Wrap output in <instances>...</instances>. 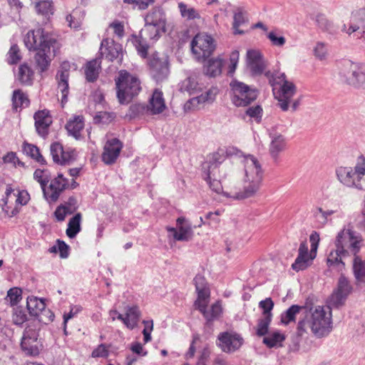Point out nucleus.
<instances>
[{
    "label": "nucleus",
    "mask_w": 365,
    "mask_h": 365,
    "mask_svg": "<svg viewBox=\"0 0 365 365\" xmlns=\"http://www.w3.org/2000/svg\"><path fill=\"white\" fill-rule=\"evenodd\" d=\"M224 159L219 153H212L209 161L203 165V173L208 178H210V175L215 176L217 173L220 178L228 177L231 191L225 195L232 199L244 200L253 197L259 190L263 178V170L257 159L252 155L244 156L242 182H238L237 173L230 164H222Z\"/></svg>",
    "instance_id": "1"
},
{
    "label": "nucleus",
    "mask_w": 365,
    "mask_h": 365,
    "mask_svg": "<svg viewBox=\"0 0 365 365\" xmlns=\"http://www.w3.org/2000/svg\"><path fill=\"white\" fill-rule=\"evenodd\" d=\"M332 324L330 307L322 305L306 307L303 317L299 319L297 324L296 334L302 337L311 332L317 337H324L331 331Z\"/></svg>",
    "instance_id": "2"
},
{
    "label": "nucleus",
    "mask_w": 365,
    "mask_h": 365,
    "mask_svg": "<svg viewBox=\"0 0 365 365\" xmlns=\"http://www.w3.org/2000/svg\"><path fill=\"white\" fill-rule=\"evenodd\" d=\"M24 43L29 50L37 51L35 61L41 72L48 68L51 56H54L61 47L53 36L42 28L29 31L24 37Z\"/></svg>",
    "instance_id": "3"
},
{
    "label": "nucleus",
    "mask_w": 365,
    "mask_h": 365,
    "mask_svg": "<svg viewBox=\"0 0 365 365\" xmlns=\"http://www.w3.org/2000/svg\"><path fill=\"white\" fill-rule=\"evenodd\" d=\"M116 95L120 104H128L142 90L139 78L125 70H120L115 78Z\"/></svg>",
    "instance_id": "4"
},
{
    "label": "nucleus",
    "mask_w": 365,
    "mask_h": 365,
    "mask_svg": "<svg viewBox=\"0 0 365 365\" xmlns=\"http://www.w3.org/2000/svg\"><path fill=\"white\" fill-rule=\"evenodd\" d=\"M264 75L268 78L269 84L273 87V91L277 89V86H279L276 98L279 101L281 109L287 111L289 109L292 97L297 93L296 86L293 82L287 79L284 73H271L268 71L265 72Z\"/></svg>",
    "instance_id": "5"
},
{
    "label": "nucleus",
    "mask_w": 365,
    "mask_h": 365,
    "mask_svg": "<svg viewBox=\"0 0 365 365\" xmlns=\"http://www.w3.org/2000/svg\"><path fill=\"white\" fill-rule=\"evenodd\" d=\"M145 26L142 30L150 40L157 41L163 34L167 31L166 14L160 6L153 7L144 16Z\"/></svg>",
    "instance_id": "6"
},
{
    "label": "nucleus",
    "mask_w": 365,
    "mask_h": 365,
    "mask_svg": "<svg viewBox=\"0 0 365 365\" xmlns=\"http://www.w3.org/2000/svg\"><path fill=\"white\" fill-rule=\"evenodd\" d=\"M362 242L361 235L348 226L338 232L334 245L336 247L341 249L346 255H356L360 250Z\"/></svg>",
    "instance_id": "7"
},
{
    "label": "nucleus",
    "mask_w": 365,
    "mask_h": 365,
    "mask_svg": "<svg viewBox=\"0 0 365 365\" xmlns=\"http://www.w3.org/2000/svg\"><path fill=\"white\" fill-rule=\"evenodd\" d=\"M230 99L237 107H245L255 101L258 96L257 91L236 79L230 83Z\"/></svg>",
    "instance_id": "8"
},
{
    "label": "nucleus",
    "mask_w": 365,
    "mask_h": 365,
    "mask_svg": "<svg viewBox=\"0 0 365 365\" xmlns=\"http://www.w3.org/2000/svg\"><path fill=\"white\" fill-rule=\"evenodd\" d=\"M214 38L206 33L197 34L191 41V51L194 58L198 61H204L215 50Z\"/></svg>",
    "instance_id": "9"
},
{
    "label": "nucleus",
    "mask_w": 365,
    "mask_h": 365,
    "mask_svg": "<svg viewBox=\"0 0 365 365\" xmlns=\"http://www.w3.org/2000/svg\"><path fill=\"white\" fill-rule=\"evenodd\" d=\"M78 184L72 178L71 180L64 178L63 175L58 173L53 178L48 186L43 188V196L48 203H53L57 201L62 192L66 189H75Z\"/></svg>",
    "instance_id": "10"
},
{
    "label": "nucleus",
    "mask_w": 365,
    "mask_h": 365,
    "mask_svg": "<svg viewBox=\"0 0 365 365\" xmlns=\"http://www.w3.org/2000/svg\"><path fill=\"white\" fill-rule=\"evenodd\" d=\"M337 180L345 187L365 190V177L352 167L339 166L335 170Z\"/></svg>",
    "instance_id": "11"
},
{
    "label": "nucleus",
    "mask_w": 365,
    "mask_h": 365,
    "mask_svg": "<svg viewBox=\"0 0 365 365\" xmlns=\"http://www.w3.org/2000/svg\"><path fill=\"white\" fill-rule=\"evenodd\" d=\"M210 291L197 293V298L195 302V307L200 312L207 322L217 319L222 312V305L220 301H217L207 309L210 302Z\"/></svg>",
    "instance_id": "12"
},
{
    "label": "nucleus",
    "mask_w": 365,
    "mask_h": 365,
    "mask_svg": "<svg viewBox=\"0 0 365 365\" xmlns=\"http://www.w3.org/2000/svg\"><path fill=\"white\" fill-rule=\"evenodd\" d=\"M5 193L6 199L3 210L9 217L16 215L19 211L18 205H26L30 199V195L26 190L15 192L11 187H9L6 188Z\"/></svg>",
    "instance_id": "13"
},
{
    "label": "nucleus",
    "mask_w": 365,
    "mask_h": 365,
    "mask_svg": "<svg viewBox=\"0 0 365 365\" xmlns=\"http://www.w3.org/2000/svg\"><path fill=\"white\" fill-rule=\"evenodd\" d=\"M341 31L351 36L354 33L365 40V9H359L351 13L349 21L341 26Z\"/></svg>",
    "instance_id": "14"
},
{
    "label": "nucleus",
    "mask_w": 365,
    "mask_h": 365,
    "mask_svg": "<svg viewBox=\"0 0 365 365\" xmlns=\"http://www.w3.org/2000/svg\"><path fill=\"white\" fill-rule=\"evenodd\" d=\"M339 73L350 85L365 84V71H361L356 64L351 61L346 60L342 62Z\"/></svg>",
    "instance_id": "15"
},
{
    "label": "nucleus",
    "mask_w": 365,
    "mask_h": 365,
    "mask_svg": "<svg viewBox=\"0 0 365 365\" xmlns=\"http://www.w3.org/2000/svg\"><path fill=\"white\" fill-rule=\"evenodd\" d=\"M243 344L242 337L232 331L219 334L217 344L225 353H232L240 348Z\"/></svg>",
    "instance_id": "16"
},
{
    "label": "nucleus",
    "mask_w": 365,
    "mask_h": 365,
    "mask_svg": "<svg viewBox=\"0 0 365 365\" xmlns=\"http://www.w3.org/2000/svg\"><path fill=\"white\" fill-rule=\"evenodd\" d=\"M217 94V88H210L205 92L196 94L197 96L189 99L184 104L185 112H192L202 108L206 104L212 103Z\"/></svg>",
    "instance_id": "17"
},
{
    "label": "nucleus",
    "mask_w": 365,
    "mask_h": 365,
    "mask_svg": "<svg viewBox=\"0 0 365 365\" xmlns=\"http://www.w3.org/2000/svg\"><path fill=\"white\" fill-rule=\"evenodd\" d=\"M351 289L349 281L344 277H341L339 279L337 288L328 299L329 305L327 307L331 309L332 307L338 308L343 305L347 296L351 292Z\"/></svg>",
    "instance_id": "18"
},
{
    "label": "nucleus",
    "mask_w": 365,
    "mask_h": 365,
    "mask_svg": "<svg viewBox=\"0 0 365 365\" xmlns=\"http://www.w3.org/2000/svg\"><path fill=\"white\" fill-rule=\"evenodd\" d=\"M246 66L252 76H259L264 72L267 63L259 50L249 49L246 54Z\"/></svg>",
    "instance_id": "19"
},
{
    "label": "nucleus",
    "mask_w": 365,
    "mask_h": 365,
    "mask_svg": "<svg viewBox=\"0 0 365 365\" xmlns=\"http://www.w3.org/2000/svg\"><path fill=\"white\" fill-rule=\"evenodd\" d=\"M149 66L152 76L157 81H162L168 76L169 68L167 57H160L158 53H155L149 59Z\"/></svg>",
    "instance_id": "20"
},
{
    "label": "nucleus",
    "mask_w": 365,
    "mask_h": 365,
    "mask_svg": "<svg viewBox=\"0 0 365 365\" xmlns=\"http://www.w3.org/2000/svg\"><path fill=\"white\" fill-rule=\"evenodd\" d=\"M167 230L176 241L187 242L193 236L192 226L184 217L177 219L176 227H168Z\"/></svg>",
    "instance_id": "21"
},
{
    "label": "nucleus",
    "mask_w": 365,
    "mask_h": 365,
    "mask_svg": "<svg viewBox=\"0 0 365 365\" xmlns=\"http://www.w3.org/2000/svg\"><path fill=\"white\" fill-rule=\"evenodd\" d=\"M114 314H118V319L120 320L128 329L132 330L138 325L140 317V311L137 306H128L125 308V315L115 309L109 312V316Z\"/></svg>",
    "instance_id": "22"
},
{
    "label": "nucleus",
    "mask_w": 365,
    "mask_h": 365,
    "mask_svg": "<svg viewBox=\"0 0 365 365\" xmlns=\"http://www.w3.org/2000/svg\"><path fill=\"white\" fill-rule=\"evenodd\" d=\"M122 148L123 144L118 139L108 140L104 145L102 160L107 165L114 163L118 158Z\"/></svg>",
    "instance_id": "23"
},
{
    "label": "nucleus",
    "mask_w": 365,
    "mask_h": 365,
    "mask_svg": "<svg viewBox=\"0 0 365 365\" xmlns=\"http://www.w3.org/2000/svg\"><path fill=\"white\" fill-rule=\"evenodd\" d=\"M166 108L163 93L159 88L153 91L147 105V112L150 115L162 113Z\"/></svg>",
    "instance_id": "24"
},
{
    "label": "nucleus",
    "mask_w": 365,
    "mask_h": 365,
    "mask_svg": "<svg viewBox=\"0 0 365 365\" xmlns=\"http://www.w3.org/2000/svg\"><path fill=\"white\" fill-rule=\"evenodd\" d=\"M316 257L312 256V250L309 252L306 242H302L299 247L298 256L292 264V269L296 271L303 270L309 267Z\"/></svg>",
    "instance_id": "25"
},
{
    "label": "nucleus",
    "mask_w": 365,
    "mask_h": 365,
    "mask_svg": "<svg viewBox=\"0 0 365 365\" xmlns=\"http://www.w3.org/2000/svg\"><path fill=\"white\" fill-rule=\"evenodd\" d=\"M35 127L39 135L45 137L48 134V128L52 123V118L48 110H38L34 114Z\"/></svg>",
    "instance_id": "26"
},
{
    "label": "nucleus",
    "mask_w": 365,
    "mask_h": 365,
    "mask_svg": "<svg viewBox=\"0 0 365 365\" xmlns=\"http://www.w3.org/2000/svg\"><path fill=\"white\" fill-rule=\"evenodd\" d=\"M69 65L68 63H63L61 65V70L58 71L56 78L58 80V89L62 94L61 101L66 103L68 94V71Z\"/></svg>",
    "instance_id": "27"
},
{
    "label": "nucleus",
    "mask_w": 365,
    "mask_h": 365,
    "mask_svg": "<svg viewBox=\"0 0 365 365\" xmlns=\"http://www.w3.org/2000/svg\"><path fill=\"white\" fill-rule=\"evenodd\" d=\"M179 89L181 92H186L189 95H195L201 93L203 87L198 81V76L196 74H191L181 81Z\"/></svg>",
    "instance_id": "28"
},
{
    "label": "nucleus",
    "mask_w": 365,
    "mask_h": 365,
    "mask_svg": "<svg viewBox=\"0 0 365 365\" xmlns=\"http://www.w3.org/2000/svg\"><path fill=\"white\" fill-rule=\"evenodd\" d=\"M312 19L314 21L316 26L322 31L332 36L337 34V26L324 14L318 13L314 15Z\"/></svg>",
    "instance_id": "29"
},
{
    "label": "nucleus",
    "mask_w": 365,
    "mask_h": 365,
    "mask_svg": "<svg viewBox=\"0 0 365 365\" xmlns=\"http://www.w3.org/2000/svg\"><path fill=\"white\" fill-rule=\"evenodd\" d=\"M100 53L105 56L109 61L118 58L122 55V48L120 44L115 43L113 41L103 40L100 48Z\"/></svg>",
    "instance_id": "30"
},
{
    "label": "nucleus",
    "mask_w": 365,
    "mask_h": 365,
    "mask_svg": "<svg viewBox=\"0 0 365 365\" xmlns=\"http://www.w3.org/2000/svg\"><path fill=\"white\" fill-rule=\"evenodd\" d=\"M346 256L347 255L341 249L335 247V249L331 250L327 256V265L329 267L334 268L338 272H340L344 267V263L342 261V258Z\"/></svg>",
    "instance_id": "31"
},
{
    "label": "nucleus",
    "mask_w": 365,
    "mask_h": 365,
    "mask_svg": "<svg viewBox=\"0 0 365 365\" xmlns=\"http://www.w3.org/2000/svg\"><path fill=\"white\" fill-rule=\"evenodd\" d=\"M224 59L221 56L210 58L205 66V73L210 77H216L222 73Z\"/></svg>",
    "instance_id": "32"
},
{
    "label": "nucleus",
    "mask_w": 365,
    "mask_h": 365,
    "mask_svg": "<svg viewBox=\"0 0 365 365\" xmlns=\"http://www.w3.org/2000/svg\"><path fill=\"white\" fill-rule=\"evenodd\" d=\"M84 128V120L82 115H76L68 121L66 128L68 133L76 139L81 136V132Z\"/></svg>",
    "instance_id": "33"
},
{
    "label": "nucleus",
    "mask_w": 365,
    "mask_h": 365,
    "mask_svg": "<svg viewBox=\"0 0 365 365\" xmlns=\"http://www.w3.org/2000/svg\"><path fill=\"white\" fill-rule=\"evenodd\" d=\"M101 63L100 58H96L86 63L84 68V73L88 81L93 82L98 78L101 70Z\"/></svg>",
    "instance_id": "34"
},
{
    "label": "nucleus",
    "mask_w": 365,
    "mask_h": 365,
    "mask_svg": "<svg viewBox=\"0 0 365 365\" xmlns=\"http://www.w3.org/2000/svg\"><path fill=\"white\" fill-rule=\"evenodd\" d=\"M26 307L31 315L38 316L45 309L46 304L42 299L31 296L27 298Z\"/></svg>",
    "instance_id": "35"
},
{
    "label": "nucleus",
    "mask_w": 365,
    "mask_h": 365,
    "mask_svg": "<svg viewBox=\"0 0 365 365\" xmlns=\"http://www.w3.org/2000/svg\"><path fill=\"white\" fill-rule=\"evenodd\" d=\"M286 142L283 135L280 134L274 135L269 145V153L272 157L277 158L279 153L284 150Z\"/></svg>",
    "instance_id": "36"
},
{
    "label": "nucleus",
    "mask_w": 365,
    "mask_h": 365,
    "mask_svg": "<svg viewBox=\"0 0 365 365\" xmlns=\"http://www.w3.org/2000/svg\"><path fill=\"white\" fill-rule=\"evenodd\" d=\"M178 6L180 16L187 21L200 19V14L198 11L193 7L189 6L184 2H179Z\"/></svg>",
    "instance_id": "37"
},
{
    "label": "nucleus",
    "mask_w": 365,
    "mask_h": 365,
    "mask_svg": "<svg viewBox=\"0 0 365 365\" xmlns=\"http://www.w3.org/2000/svg\"><path fill=\"white\" fill-rule=\"evenodd\" d=\"M34 71L27 63L20 65L17 78L21 83L31 85L33 81Z\"/></svg>",
    "instance_id": "38"
},
{
    "label": "nucleus",
    "mask_w": 365,
    "mask_h": 365,
    "mask_svg": "<svg viewBox=\"0 0 365 365\" xmlns=\"http://www.w3.org/2000/svg\"><path fill=\"white\" fill-rule=\"evenodd\" d=\"M246 21L245 19V12L243 11L242 8H237L233 11V23H232V29L234 34H242L244 31L240 30L239 27L245 24Z\"/></svg>",
    "instance_id": "39"
},
{
    "label": "nucleus",
    "mask_w": 365,
    "mask_h": 365,
    "mask_svg": "<svg viewBox=\"0 0 365 365\" xmlns=\"http://www.w3.org/2000/svg\"><path fill=\"white\" fill-rule=\"evenodd\" d=\"M81 214L77 213L70 219L66 235L70 238H73L81 231Z\"/></svg>",
    "instance_id": "40"
},
{
    "label": "nucleus",
    "mask_w": 365,
    "mask_h": 365,
    "mask_svg": "<svg viewBox=\"0 0 365 365\" xmlns=\"http://www.w3.org/2000/svg\"><path fill=\"white\" fill-rule=\"evenodd\" d=\"M302 307L294 304L281 314V323L287 325L290 322H294L297 314L302 309Z\"/></svg>",
    "instance_id": "41"
},
{
    "label": "nucleus",
    "mask_w": 365,
    "mask_h": 365,
    "mask_svg": "<svg viewBox=\"0 0 365 365\" xmlns=\"http://www.w3.org/2000/svg\"><path fill=\"white\" fill-rule=\"evenodd\" d=\"M23 150L26 155L31 157L36 162L41 164H44L46 163V160L41 154L38 148L36 145L30 143H24L23 145Z\"/></svg>",
    "instance_id": "42"
},
{
    "label": "nucleus",
    "mask_w": 365,
    "mask_h": 365,
    "mask_svg": "<svg viewBox=\"0 0 365 365\" xmlns=\"http://www.w3.org/2000/svg\"><path fill=\"white\" fill-rule=\"evenodd\" d=\"M353 262V270L357 281L365 282V261L359 257L354 255Z\"/></svg>",
    "instance_id": "43"
},
{
    "label": "nucleus",
    "mask_w": 365,
    "mask_h": 365,
    "mask_svg": "<svg viewBox=\"0 0 365 365\" xmlns=\"http://www.w3.org/2000/svg\"><path fill=\"white\" fill-rule=\"evenodd\" d=\"M284 339V334L279 331H274L268 334L263 339V342L269 347L280 346Z\"/></svg>",
    "instance_id": "44"
},
{
    "label": "nucleus",
    "mask_w": 365,
    "mask_h": 365,
    "mask_svg": "<svg viewBox=\"0 0 365 365\" xmlns=\"http://www.w3.org/2000/svg\"><path fill=\"white\" fill-rule=\"evenodd\" d=\"M12 101L13 107L16 110H17L18 108L27 107L29 105L28 97L20 90L14 91Z\"/></svg>",
    "instance_id": "45"
},
{
    "label": "nucleus",
    "mask_w": 365,
    "mask_h": 365,
    "mask_svg": "<svg viewBox=\"0 0 365 365\" xmlns=\"http://www.w3.org/2000/svg\"><path fill=\"white\" fill-rule=\"evenodd\" d=\"M145 38H148L144 34H142V31L140 32V36L135 37L133 39V43L135 46L138 53L143 58L147 56L148 45L145 41Z\"/></svg>",
    "instance_id": "46"
},
{
    "label": "nucleus",
    "mask_w": 365,
    "mask_h": 365,
    "mask_svg": "<svg viewBox=\"0 0 365 365\" xmlns=\"http://www.w3.org/2000/svg\"><path fill=\"white\" fill-rule=\"evenodd\" d=\"M22 299V291L18 287H12L7 292L5 301L9 302V304L13 307L17 304Z\"/></svg>",
    "instance_id": "47"
},
{
    "label": "nucleus",
    "mask_w": 365,
    "mask_h": 365,
    "mask_svg": "<svg viewBox=\"0 0 365 365\" xmlns=\"http://www.w3.org/2000/svg\"><path fill=\"white\" fill-rule=\"evenodd\" d=\"M203 175H204V179L207 181V182L208 183L211 190H212L214 192H215L217 193L222 192L223 195L227 197V195H225L226 192L223 191V188H222V184H221V182L220 180H217L215 178L212 179V177H214L212 175H210V178H208L207 175L204 173H203ZM227 182H229L228 180H227ZM228 187L230 188V191L228 192H230L231 191V187L230 185V183H228ZM227 197H229L227 196Z\"/></svg>",
    "instance_id": "48"
},
{
    "label": "nucleus",
    "mask_w": 365,
    "mask_h": 365,
    "mask_svg": "<svg viewBox=\"0 0 365 365\" xmlns=\"http://www.w3.org/2000/svg\"><path fill=\"white\" fill-rule=\"evenodd\" d=\"M21 59V54L19 46L12 45L6 54V61L10 65L16 64Z\"/></svg>",
    "instance_id": "49"
},
{
    "label": "nucleus",
    "mask_w": 365,
    "mask_h": 365,
    "mask_svg": "<svg viewBox=\"0 0 365 365\" xmlns=\"http://www.w3.org/2000/svg\"><path fill=\"white\" fill-rule=\"evenodd\" d=\"M21 346L22 350L29 356H37L39 354L38 342L21 340Z\"/></svg>",
    "instance_id": "50"
},
{
    "label": "nucleus",
    "mask_w": 365,
    "mask_h": 365,
    "mask_svg": "<svg viewBox=\"0 0 365 365\" xmlns=\"http://www.w3.org/2000/svg\"><path fill=\"white\" fill-rule=\"evenodd\" d=\"M272 318H269L267 317H261L259 319L257 327H256V334L258 336H264L268 332L269 326L272 322Z\"/></svg>",
    "instance_id": "51"
},
{
    "label": "nucleus",
    "mask_w": 365,
    "mask_h": 365,
    "mask_svg": "<svg viewBox=\"0 0 365 365\" xmlns=\"http://www.w3.org/2000/svg\"><path fill=\"white\" fill-rule=\"evenodd\" d=\"M115 117L114 113L98 111L94 116V121L96 123L108 124L114 120Z\"/></svg>",
    "instance_id": "52"
},
{
    "label": "nucleus",
    "mask_w": 365,
    "mask_h": 365,
    "mask_svg": "<svg viewBox=\"0 0 365 365\" xmlns=\"http://www.w3.org/2000/svg\"><path fill=\"white\" fill-rule=\"evenodd\" d=\"M259 307L262 310V317L272 318V310L274 307V302L270 297L260 301Z\"/></svg>",
    "instance_id": "53"
},
{
    "label": "nucleus",
    "mask_w": 365,
    "mask_h": 365,
    "mask_svg": "<svg viewBox=\"0 0 365 365\" xmlns=\"http://www.w3.org/2000/svg\"><path fill=\"white\" fill-rule=\"evenodd\" d=\"M34 178L40 183L41 187L43 191L47 183L49 181V175L46 170L36 169L34 173Z\"/></svg>",
    "instance_id": "54"
},
{
    "label": "nucleus",
    "mask_w": 365,
    "mask_h": 365,
    "mask_svg": "<svg viewBox=\"0 0 365 365\" xmlns=\"http://www.w3.org/2000/svg\"><path fill=\"white\" fill-rule=\"evenodd\" d=\"M124 4H131L133 9H138L140 10H145L149 6L155 3V0H123Z\"/></svg>",
    "instance_id": "55"
},
{
    "label": "nucleus",
    "mask_w": 365,
    "mask_h": 365,
    "mask_svg": "<svg viewBox=\"0 0 365 365\" xmlns=\"http://www.w3.org/2000/svg\"><path fill=\"white\" fill-rule=\"evenodd\" d=\"M36 9L38 14L48 16L53 14V7L49 1H41L36 4Z\"/></svg>",
    "instance_id": "56"
},
{
    "label": "nucleus",
    "mask_w": 365,
    "mask_h": 365,
    "mask_svg": "<svg viewBox=\"0 0 365 365\" xmlns=\"http://www.w3.org/2000/svg\"><path fill=\"white\" fill-rule=\"evenodd\" d=\"M313 51L314 56L320 61L324 60L327 56V46L324 43L321 41L316 43Z\"/></svg>",
    "instance_id": "57"
},
{
    "label": "nucleus",
    "mask_w": 365,
    "mask_h": 365,
    "mask_svg": "<svg viewBox=\"0 0 365 365\" xmlns=\"http://www.w3.org/2000/svg\"><path fill=\"white\" fill-rule=\"evenodd\" d=\"M240 59V53L237 50H234L230 55V65L228 67V74L233 75L237 68Z\"/></svg>",
    "instance_id": "58"
},
{
    "label": "nucleus",
    "mask_w": 365,
    "mask_h": 365,
    "mask_svg": "<svg viewBox=\"0 0 365 365\" xmlns=\"http://www.w3.org/2000/svg\"><path fill=\"white\" fill-rule=\"evenodd\" d=\"M27 319V316L24 310L19 307H16L14 309L12 314V321L16 325H21Z\"/></svg>",
    "instance_id": "59"
},
{
    "label": "nucleus",
    "mask_w": 365,
    "mask_h": 365,
    "mask_svg": "<svg viewBox=\"0 0 365 365\" xmlns=\"http://www.w3.org/2000/svg\"><path fill=\"white\" fill-rule=\"evenodd\" d=\"M129 113L130 117H135L139 115H143L144 113H148L147 112V106H145L143 103H133L129 108Z\"/></svg>",
    "instance_id": "60"
},
{
    "label": "nucleus",
    "mask_w": 365,
    "mask_h": 365,
    "mask_svg": "<svg viewBox=\"0 0 365 365\" xmlns=\"http://www.w3.org/2000/svg\"><path fill=\"white\" fill-rule=\"evenodd\" d=\"M211 351L207 346L200 351L196 365H208Z\"/></svg>",
    "instance_id": "61"
},
{
    "label": "nucleus",
    "mask_w": 365,
    "mask_h": 365,
    "mask_svg": "<svg viewBox=\"0 0 365 365\" xmlns=\"http://www.w3.org/2000/svg\"><path fill=\"white\" fill-rule=\"evenodd\" d=\"M194 282L197 293L210 291V289L207 285L206 279L203 276L200 274L196 275V277L194 279Z\"/></svg>",
    "instance_id": "62"
},
{
    "label": "nucleus",
    "mask_w": 365,
    "mask_h": 365,
    "mask_svg": "<svg viewBox=\"0 0 365 365\" xmlns=\"http://www.w3.org/2000/svg\"><path fill=\"white\" fill-rule=\"evenodd\" d=\"M51 154L55 163H58L60 157L63 153V148L59 143H53L51 145Z\"/></svg>",
    "instance_id": "63"
},
{
    "label": "nucleus",
    "mask_w": 365,
    "mask_h": 365,
    "mask_svg": "<svg viewBox=\"0 0 365 365\" xmlns=\"http://www.w3.org/2000/svg\"><path fill=\"white\" fill-rule=\"evenodd\" d=\"M246 114L257 122H259L262 116V108L260 106L250 107L247 109Z\"/></svg>",
    "instance_id": "64"
}]
</instances>
